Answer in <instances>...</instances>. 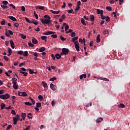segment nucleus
Wrapping results in <instances>:
<instances>
[{
    "mask_svg": "<svg viewBox=\"0 0 130 130\" xmlns=\"http://www.w3.org/2000/svg\"><path fill=\"white\" fill-rule=\"evenodd\" d=\"M78 39V37H76L72 38V42H74V44L75 45V48H76V51H80V47H79V43L77 40Z\"/></svg>",
    "mask_w": 130,
    "mask_h": 130,
    "instance_id": "f257e3e1",
    "label": "nucleus"
},
{
    "mask_svg": "<svg viewBox=\"0 0 130 130\" xmlns=\"http://www.w3.org/2000/svg\"><path fill=\"white\" fill-rule=\"evenodd\" d=\"M11 81H12V84H13V88H14V89H18V85L17 84V78H13L11 79Z\"/></svg>",
    "mask_w": 130,
    "mask_h": 130,
    "instance_id": "f03ea898",
    "label": "nucleus"
},
{
    "mask_svg": "<svg viewBox=\"0 0 130 130\" xmlns=\"http://www.w3.org/2000/svg\"><path fill=\"white\" fill-rule=\"evenodd\" d=\"M41 22H42V23L43 24H47V25H49L50 24V23L51 22V20L50 19H45L44 18L43 19H41ZM44 26H45V25H44Z\"/></svg>",
    "mask_w": 130,
    "mask_h": 130,
    "instance_id": "7ed1b4c3",
    "label": "nucleus"
},
{
    "mask_svg": "<svg viewBox=\"0 0 130 130\" xmlns=\"http://www.w3.org/2000/svg\"><path fill=\"white\" fill-rule=\"evenodd\" d=\"M9 98H10V94H9V93L0 95V99L6 100L9 99Z\"/></svg>",
    "mask_w": 130,
    "mask_h": 130,
    "instance_id": "20e7f679",
    "label": "nucleus"
},
{
    "mask_svg": "<svg viewBox=\"0 0 130 130\" xmlns=\"http://www.w3.org/2000/svg\"><path fill=\"white\" fill-rule=\"evenodd\" d=\"M62 52L63 54H64L65 55H66L68 54L69 52H70V51L68 49L62 48Z\"/></svg>",
    "mask_w": 130,
    "mask_h": 130,
    "instance_id": "39448f33",
    "label": "nucleus"
},
{
    "mask_svg": "<svg viewBox=\"0 0 130 130\" xmlns=\"http://www.w3.org/2000/svg\"><path fill=\"white\" fill-rule=\"evenodd\" d=\"M18 95L22 97H26L27 94L25 92H18Z\"/></svg>",
    "mask_w": 130,
    "mask_h": 130,
    "instance_id": "423d86ee",
    "label": "nucleus"
},
{
    "mask_svg": "<svg viewBox=\"0 0 130 130\" xmlns=\"http://www.w3.org/2000/svg\"><path fill=\"white\" fill-rule=\"evenodd\" d=\"M55 34H56V32L49 31H47L46 32H44L43 35L48 36L50 35H54Z\"/></svg>",
    "mask_w": 130,
    "mask_h": 130,
    "instance_id": "0eeeda50",
    "label": "nucleus"
},
{
    "mask_svg": "<svg viewBox=\"0 0 130 130\" xmlns=\"http://www.w3.org/2000/svg\"><path fill=\"white\" fill-rule=\"evenodd\" d=\"M50 89L52 90L53 91H56V86L54 85L53 84L51 83L50 84Z\"/></svg>",
    "mask_w": 130,
    "mask_h": 130,
    "instance_id": "6e6552de",
    "label": "nucleus"
},
{
    "mask_svg": "<svg viewBox=\"0 0 130 130\" xmlns=\"http://www.w3.org/2000/svg\"><path fill=\"white\" fill-rule=\"evenodd\" d=\"M66 15L65 14H62V17L59 19V22L62 23V21L66 19Z\"/></svg>",
    "mask_w": 130,
    "mask_h": 130,
    "instance_id": "1a4fd4ad",
    "label": "nucleus"
},
{
    "mask_svg": "<svg viewBox=\"0 0 130 130\" xmlns=\"http://www.w3.org/2000/svg\"><path fill=\"white\" fill-rule=\"evenodd\" d=\"M103 120H104V118L102 117H99L98 119H96V120H95V122H96V123H101Z\"/></svg>",
    "mask_w": 130,
    "mask_h": 130,
    "instance_id": "9d476101",
    "label": "nucleus"
},
{
    "mask_svg": "<svg viewBox=\"0 0 130 130\" xmlns=\"http://www.w3.org/2000/svg\"><path fill=\"white\" fill-rule=\"evenodd\" d=\"M10 44H11V48L14 49L15 48V44H14V42H13V41L10 40Z\"/></svg>",
    "mask_w": 130,
    "mask_h": 130,
    "instance_id": "9b49d317",
    "label": "nucleus"
},
{
    "mask_svg": "<svg viewBox=\"0 0 130 130\" xmlns=\"http://www.w3.org/2000/svg\"><path fill=\"white\" fill-rule=\"evenodd\" d=\"M19 118V115H16V117H13V121H18Z\"/></svg>",
    "mask_w": 130,
    "mask_h": 130,
    "instance_id": "f8f14e48",
    "label": "nucleus"
},
{
    "mask_svg": "<svg viewBox=\"0 0 130 130\" xmlns=\"http://www.w3.org/2000/svg\"><path fill=\"white\" fill-rule=\"evenodd\" d=\"M9 18L11 20L13 21L14 22H16V21H17V19H16V18H15L12 16H9Z\"/></svg>",
    "mask_w": 130,
    "mask_h": 130,
    "instance_id": "ddd939ff",
    "label": "nucleus"
},
{
    "mask_svg": "<svg viewBox=\"0 0 130 130\" xmlns=\"http://www.w3.org/2000/svg\"><path fill=\"white\" fill-rule=\"evenodd\" d=\"M25 21L26 22H28L29 24H31V22L36 21V20H32V21H29V18L25 17Z\"/></svg>",
    "mask_w": 130,
    "mask_h": 130,
    "instance_id": "4468645a",
    "label": "nucleus"
},
{
    "mask_svg": "<svg viewBox=\"0 0 130 130\" xmlns=\"http://www.w3.org/2000/svg\"><path fill=\"white\" fill-rule=\"evenodd\" d=\"M98 14H100L101 15H103L104 14V11L101 10L100 9H98Z\"/></svg>",
    "mask_w": 130,
    "mask_h": 130,
    "instance_id": "2eb2a0df",
    "label": "nucleus"
},
{
    "mask_svg": "<svg viewBox=\"0 0 130 130\" xmlns=\"http://www.w3.org/2000/svg\"><path fill=\"white\" fill-rule=\"evenodd\" d=\"M32 43L37 44L38 43V41L36 39L34 38L32 39Z\"/></svg>",
    "mask_w": 130,
    "mask_h": 130,
    "instance_id": "dca6fc26",
    "label": "nucleus"
},
{
    "mask_svg": "<svg viewBox=\"0 0 130 130\" xmlns=\"http://www.w3.org/2000/svg\"><path fill=\"white\" fill-rule=\"evenodd\" d=\"M81 23H82L83 26H86L85 20L83 18H81Z\"/></svg>",
    "mask_w": 130,
    "mask_h": 130,
    "instance_id": "f3484780",
    "label": "nucleus"
},
{
    "mask_svg": "<svg viewBox=\"0 0 130 130\" xmlns=\"http://www.w3.org/2000/svg\"><path fill=\"white\" fill-rule=\"evenodd\" d=\"M54 56L56 57V58L57 59H59L60 58H61V55H60L59 53H56Z\"/></svg>",
    "mask_w": 130,
    "mask_h": 130,
    "instance_id": "a211bd4d",
    "label": "nucleus"
},
{
    "mask_svg": "<svg viewBox=\"0 0 130 130\" xmlns=\"http://www.w3.org/2000/svg\"><path fill=\"white\" fill-rule=\"evenodd\" d=\"M50 12H51L53 14H58L60 13V11H54L53 10H50Z\"/></svg>",
    "mask_w": 130,
    "mask_h": 130,
    "instance_id": "6ab92c4d",
    "label": "nucleus"
},
{
    "mask_svg": "<svg viewBox=\"0 0 130 130\" xmlns=\"http://www.w3.org/2000/svg\"><path fill=\"white\" fill-rule=\"evenodd\" d=\"M42 84L44 86V88H48L47 83H46V82H45V81H43L42 82Z\"/></svg>",
    "mask_w": 130,
    "mask_h": 130,
    "instance_id": "aec40b11",
    "label": "nucleus"
},
{
    "mask_svg": "<svg viewBox=\"0 0 130 130\" xmlns=\"http://www.w3.org/2000/svg\"><path fill=\"white\" fill-rule=\"evenodd\" d=\"M100 41V35H98V36L96 37V43H99Z\"/></svg>",
    "mask_w": 130,
    "mask_h": 130,
    "instance_id": "412c9836",
    "label": "nucleus"
},
{
    "mask_svg": "<svg viewBox=\"0 0 130 130\" xmlns=\"http://www.w3.org/2000/svg\"><path fill=\"white\" fill-rule=\"evenodd\" d=\"M39 9L41 10H44V7L41 6H38V7L36 8V9Z\"/></svg>",
    "mask_w": 130,
    "mask_h": 130,
    "instance_id": "4be33fe9",
    "label": "nucleus"
},
{
    "mask_svg": "<svg viewBox=\"0 0 130 130\" xmlns=\"http://www.w3.org/2000/svg\"><path fill=\"white\" fill-rule=\"evenodd\" d=\"M95 20V17L94 15H90V21H91L92 22H94Z\"/></svg>",
    "mask_w": 130,
    "mask_h": 130,
    "instance_id": "5701e85b",
    "label": "nucleus"
},
{
    "mask_svg": "<svg viewBox=\"0 0 130 130\" xmlns=\"http://www.w3.org/2000/svg\"><path fill=\"white\" fill-rule=\"evenodd\" d=\"M20 73L23 74V76L26 77L28 75L27 72H23L22 71H20Z\"/></svg>",
    "mask_w": 130,
    "mask_h": 130,
    "instance_id": "b1692460",
    "label": "nucleus"
},
{
    "mask_svg": "<svg viewBox=\"0 0 130 130\" xmlns=\"http://www.w3.org/2000/svg\"><path fill=\"white\" fill-rule=\"evenodd\" d=\"M80 79L82 80L83 78H86V74H82L81 76H80Z\"/></svg>",
    "mask_w": 130,
    "mask_h": 130,
    "instance_id": "393cba45",
    "label": "nucleus"
},
{
    "mask_svg": "<svg viewBox=\"0 0 130 130\" xmlns=\"http://www.w3.org/2000/svg\"><path fill=\"white\" fill-rule=\"evenodd\" d=\"M0 106L1 107V110H4V109L6 107V104H5L4 103H2L1 104Z\"/></svg>",
    "mask_w": 130,
    "mask_h": 130,
    "instance_id": "a878e982",
    "label": "nucleus"
},
{
    "mask_svg": "<svg viewBox=\"0 0 130 130\" xmlns=\"http://www.w3.org/2000/svg\"><path fill=\"white\" fill-rule=\"evenodd\" d=\"M36 108H40L41 107V103H36Z\"/></svg>",
    "mask_w": 130,
    "mask_h": 130,
    "instance_id": "bb28decb",
    "label": "nucleus"
},
{
    "mask_svg": "<svg viewBox=\"0 0 130 130\" xmlns=\"http://www.w3.org/2000/svg\"><path fill=\"white\" fill-rule=\"evenodd\" d=\"M29 100L31 101L32 104L35 105V100H34L33 99H32L31 97L28 98Z\"/></svg>",
    "mask_w": 130,
    "mask_h": 130,
    "instance_id": "cd10ccee",
    "label": "nucleus"
},
{
    "mask_svg": "<svg viewBox=\"0 0 130 130\" xmlns=\"http://www.w3.org/2000/svg\"><path fill=\"white\" fill-rule=\"evenodd\" d=\"M28 71L29 73V74H30V75H33V74H34V73H35L34 71H33V70L30 69H28Z\"/></svg>",
    "mask_w": 130,
    "mask_h": 130,
    "instance_id": "c85d7f7f",
    "label": "nucleus"
},
{
    "mask_svg": "<svg viewBox=\"0 0 130 130\" xmlns=\"http://www.w3.org/2000/svg\"><path fill=\"white\" fill-rule=\"evenodd\" d=\"M32 104H31V103H29V102H26L25 103H24V105L28 106H31Z\"/></svg>",
    "mask_w": 130,
    "mask_h": 130,
    "instance_id": "c756f323",
    "label": "nucleus"
},
{
    "mask_svg": "<svg viewBox=\"0 0 130 130\" xmlns=\"http://www.w3.org/2000/svg\"><path fill=\"white\" fill-rule=\"evenodd\" d=\"M45 50V47H41L40 49H39V52H43Z\"/></svg>",
    "mask_w": 130,
    "mask_h": 130,
    "instance_id": "7c9ffc66",
    "label": "nucleus"
},
{
    "mask_svg": "<svg viewBox=\"0 0 130 130\" xmlns=\"http://www.w3.org/2000/svg\"><path fill=\"white\" fill-rule=\"evenodd\" d=\"M17 54L20 55H22L23 54V51H17Z\"/></svg>",
    "mask_w": 130,
    "mask_h": 130,
    "instance_id": "2f4dec72",
    "label": "nucleus"
},
{
    "mask_svg": "<svg viewBox=\"0 0 130 130\" xmlns=\"http://www.w3.org/2000/svg\"><path fill=\"white\" fill-rule=\"evenodd\" d=\"M118 108H124L125 105L123 104H120L119 105H118Z\"/></svg>",
    "mask_w": 130,
    "mask_h": 130,
    "instance_id": "473e14b6",
    "label": "nucleus"
},
{
    "mask_svg": "<svg viewBox=\"0 0 130 130\" xmlns=\"http://www.w3.org/2000/svg\"><path fill=\"white\" fill-rule=\"evenodd\" d=\"M22 118H23V120L25 119V117H26V113H22Z\"/></svg>",
    "mask_w": 130,
    "mask_h": 130,
    "instance_id": "72a5a7b5",
    "label": "nucleus"
},
{
    "mask_svg": "<svg viewBox=\"0 0 130 130\" xmlns=\"http://www.w3.org/2000/svg\"><path fill=\"white\" fill-rule=\"evenodd\" d=\"M44 18H45V19H49V20H50L51 18L50 16H49L48 15H45L44 16Z\"/></svg>",
    "mask_w": 130,
    "mask_h": 130,
    "instance_id": "f704fd0d",
    "label": "nucleus"
},
{
    "mask_svg": "<svg viewBox=\"0 0 130 130\" xmlns=\"http://www.w3.org/2000/svg\"><path fill=\"white\" fill-rule=\"evenodd\" d=\"M41 39H42V40H45V42H46V39H47V37L46 36H42V37H41Z\"/></svg>",
    "mask_w": 130,
    "mask_h": 130,
    "instance_id": "c9c22d12",
    "label": "nucleus"
},
{
    "mask_svg": "<svg viewBox=\"0 0 130 130\" xmlns=\"http://www.w3.org/2000/svg\"><path fill=\"white\" fill-rule=\"evenodd\" d=\"M60 40H62V41H66V38H64L62 36H60Z\"/></svg>",
    "mask_w": 130,
    "mask_h": 130,
    "instance_id": "e433bc0d",
    "label": "nucleus"
},
{
    "mask_svg": "<svg viewBox=\"0 0 130 130\" xmlns=\"http://www.w3.org/2000/svg\"><path fill=\"white\" fill-rule=\"evenodd\" d=\"M38 100L40 101H42L44 99V98L43 97V96H42V95H38Z\"/></svg>",
    "mask_w": 130,
    "mask_h": 130,
    "instance_id": "4c0bfd02",
    "label": "nucleus"
},
{
    "mask_svg": "<svg viewBox=\"0 0 130 130\" xmlns=\"http://www.w3.org/2000/svg\"><path fill=\"white\" fill-rule=\"evenodd\" d=\"M1 7L3 9H8V7L7 6H4L1 5Z\"/></svg>",
    "mask_w": 130,
    "mask_h": 130,
    "instance_id": "58836bf2",
    "label": "nucleus"
},
{
    "mask_svg": "<svg viewBox=\"0 0 130 130\" xmlns=\"http://www.w3.org/2000/svg\"><path fill=\"white\" fill-rule=\"evenodd\" d=\"M23 56H28V51H25L23 54Z\"/></svg>",
    "mask_w": 130,
    "mask_h": 130,
    "instance_id": "ea45409f",
    "label": "nucleus"
},
{
    "mask_svg": "<svg viewBox=\"0 0 130 130\" xmlns=\"http://www.w3.org/2000/svg\"><path fill=\"white\" fill-rule=\"evenodd\" d=\"M28 47H34V45L32 44L31 42H28Z\"/></svg>",
    "mask_w": 130,
    "mask_h": 130,
    "instance_id": "a19ab883",
    "label": "nucleus"
},
{
    "mask_svg": "<svg viewBox=\"0 0 130 130\" xmlns=\"http://www.w3.org/2000/svg\"><path fill=\"white\" fill-rule=\"evenodd\" d=\"M12 126L11 124H10L8 125V126H7V128H6V130H10L11 129V128H12Z\"/></svg>",
    "mask_w": 130,
    "mask_h": 130,
    "instance_id": "79ce46f5",
    "label": "nucleus"
},
{
    "mask_svg": "<svg viewBox=\"0 0 130 130\" xmlns=\"http://www.w3.org/2000/svg\"><path fill=\"white\" fill-rule=\"evenodd\" d=\"M73 31L72 29H69V31H67V30L65 31L66 34H68L69 33H71Z\"/></svg>",
    "mask_w": 130,
    "mask_h": 130,
    "instance_id": "37998d69",
    "label": "nucleus"
},
{
    "mask_svg": "<svg viewBox=\"0 0 130 130\" xmlns=\"http://www.w3.org/2000/svg\"><path fill=\"white\" fill-rule=\"evenodd\" d=\"M32 53H34L33 54V55L35 56V57H38V53H34V52H30V54H32Z\"/></svg>",
    "mask_w": 130,
    "mask_h": 130,
    "instance_id": "c03bdc74",
    "label": "nucleus"
},
{
    "mask_svg": "<svg viewBox=\"0 0 130 130\" xmlns=\"http://www.w3.org/2000/svg\"><path fill=\"white\" fill-rule=\"evenodd\" d=\"M4 59H5V61H9V57L6 56H4Z\"/></svg>",
    "mask_w": 130,
    "mask_h": 130,
    "instance_id": "a18cd8bd",
    "label": "nucleus"
},
{
    "mask_svg": "<svg viewBox=\"0 0 130 130\" xmlns=\"http://www.w3.org/2000/svg\"><path fill=\"white\" fill-rule=\"evenodd\" d=\"M2 4H4L5 5H7L8 4V2H7V1H4L2 2Z\"/></svg>",
    "mask_w": 130,
    "mask_h": 130,
    "instance_id": "49530a36",
    "label": "nucleus"
},
{
    "mask_svg": "<svg viewBox=\"0 0 130 130\" xmlns=\"http://www.w3.org/2000/svg\"><path fill=\"white\" fill-rule=\"evenodd\" d=\"M106 10L110 12L112 10L110 6H107Z\"/></svg>",
    "mask_w": 130,
    "mask_h": 130,
    "instance_id": "de8ad7c7",
    "label": "nucleus"
},
{
    "mask_svg": "<svg viewBox=\"0 0 130 130\" xmlns=\"http://www.w3.org/2000/svg\"><path fill=\"white\" fill-rule=\"evenodd\" d=\"M80 5L81 2L80 1H78V2H77V3H76V7H80Z\"/></svg>",
    "mask_w": 130,
    "mask_h": 130,
    "instance_id": "09e8293b",
    "label": "nucleus"
},
{
    "mask_svg": "<svg viewBox=\"0 0 130 130\" xmlns=\"http://www.w3.org/2000/svg\"><path fill=\"white\" fill-rule=\"evenodd\" d=\"M71 37H76V33H75V32H72L71 34Z\"/></svg>",
    "mask_w": 130,
    "mask_h": 130,
    "instance_id": "8fccbe9b",
    "label": "nucleus"
},
{
    "mask_svg": "<svg viewBox=\"0 0 130 130\" xmlns=\"http://www.w3.org/2000/svg\"><path fill=\"white\" fill-rule=\"evenodd\" d=\"M31 24H34V25H38V23L37 21V20H36L35 21H31Z\"/></svg>",
    "mask_w": 130,
    "mask_h": 130,
    "instance_id": "3c124183",
    "label": "nucleus"
},
{
    "mask_svg": "<svg viewBox=\"0 0 130 130\" xmlns=\"http://www.w3.org/2000/svg\"><path fill=\"white\" fill-rule=\"evenodd\" d=\"M28 117L29 119H31L32 118V114L31 113H28Z\"/></svg>",
    "mask_w": 130,
    "mask_h": 130,
    "instance_id": "603ef678",
    "label": "nucleus"
},
{
    "mask_svg": "<svg viewBox=\"0 0 130 130\" xmlns=\"http://www.w3.org/2000/svg\"><path fill=\"white\" fill-rule=\"evenodd\" d=\"M34 16H35V17H36V19H38V14H37V13H36L35 11H34Z\"/></svg>",
    "mask_w": 130,
    "mask_h": 130,
    "instance_id": "864d4df0",
    "label": "nucleus"
},
{
    "mask_svg": "<svg viewBox=\"0 0 130 130\" xmlns=\"http://www.w3.org/2000/svg\"><path fill=\"white\" fill-rule=\"evenodd\" d=\"M56 80V77H53L52 78L50 79V81H54Z\"/></svg>",
    "mask_w": 130,
    "mask_h": 130,
    "instance_id": "5fc2aeb1",
    "label": "nucleus"
},
{
    "mask_svg": "<svg viewBox=\"0 0 130 130\" xmlns=\"http://www.w3.org/2000/svg\"><path fill=\"white\" fill-rule=\"evenodd\" d=\"M68 13L71 14L72 12H73V9H71L67 11Z\"/></svg>",
    "mask_w": 130,
    "mask_h": 130,
    "instance_id": "6e6d98bb",
    "label": "nucleus"
},
{
    "mask_svg": "<svg viewBox=\"0 0 130 130\" xmlns=\"http://www.w3.org/2000/svg\"><path fill=\"white\" fill-rule=\"evenodd\" d=\"M51 37L52 38L56 39V38H57V35H51Z\"/></svg>",
    "mask_w": 130,
    "mask_h": 130,
    "instance_id": "4d7b16f0",
    "label": "nucleus"
},
{
    "mask_svg": "<svg viewBox=\"0 0 130 130\" xmlns=\"http://www.w3.org/2000/svg\"><path fill=\"white\" fill-rule=\"evenodd\" d=\"M21 10H22V12L25 11V8H24V6H22L21 7Z\"/></svg>",
    "mask_w": 130,
    "mask_h": 130,
    "instance_id": "13d9d810",
    "label": "nucleus"
},
{
    "mask_svg": "<svg viewBox=\"0 0 130 130\" xmlns=\"http://www.w3.org/2000/svg\"><path fill=\"white\" fill-rule=\"evenodd\" d=\"M80 10V6H76V9H75V11H78Z\"/></svg>",
    "mask_w": 130,
    "mask_h": 130,
    "instance_id": "bf43d9fd",
    "label": "nucleus"
},
{
    "mask_svg": "<svg viewBox=\"0 0 130 130\" xmlns=\"http://www.w3.org/2000/svg\"><path fill=\"white\" fill-rule=\"evenodd\" d=\"M21 38L23 39V40H25L26 36L22 34L21 35Z\"/></svg>",
    "mask_w": 130,
    "mask_h": 130,
    "instance_id": "052dcab7",
    "label": "nucleus"
},
{
    "mask_svg": "<svg viewBox=\"0 0 130 130\" xmlns=\"http://www.w3.org/2000/svg\"><path fill=\"white\" fill-rule=\"evenodd\" d=\"M62 4H63V5L61 6L62 8V9L66 8V3H65V2H62Z\"/></svg>",
    "mask_w": 130,
    "mask_h": 130,
    "instance_id": "680f3d73",
    "label": "nucleus"
},
{
    "mask_svg": "<svg viewBox=\"0 0 130 130\" xmlns=\"http://www.w3.org/2000/svg\"><path fill=\"white\" fill-rule=\"evenodd\" d=\"M104 35H109V31H108V30H104Z\"/></svg>",
    "mask_w": 130,
    "mask_h": 130,
    "instance_id": "e2e57ef3",
    "label": "nucleus"
},
{
    "mask_svg": "<svg viewBox=\"0 0 130 130\" xmlns=\"http://www.w3.org/2000/svg\"><path fill=\"white\" fill-rule=\"evenodd\" d=\"M8 34L11 35V36L13 35V32H12V30H8Z\"/></svg>",
    "mask_w": 130,
    "mask_h": 130,
    "instance_id": "0e129e2a",
    "label": "nucleus"
},
{
    "mask_svg": "<svg viewBox=\"0 0 130 130\" xmlns=\"http://www.w3.org/2000/svg\"><path fill=\"white\" fill-rule=\"evenodd\" d=\"M91 106H92V103H90L88 105H86L85 107H91Z\"/></svg>",
    "mask_w": 130,
    "mask_h": 130,
    "instance_id": "69168bd1",
    "label": "nucleus"
},
{
    "mask_svg": "<svg viewBox=\"0 0 130 130\" xmlns=\"http://www.w3.org/2000/svg\"><path fill=\"white\" fill-rule=\"evenodd\" d=\"M8 53L12 54V49H11L10 48H8Z\"/></svg>",
    "mask_w": 130,
    "mask_h": 130,
    "instance_id": "338daca9",
    "label": "nucleus"
},
{
    "mask_svg": "<svg viewBox=\"0 0 130 130\" xmlns=\"http://www.w3.org/2000/svg\"><path fill=\"white\" fill-rule=\"evenodd\" d=\"M29 128H30V126H28L25 128L23 129V130H29Z\"/></svg>",
    "mask_w": 130,
    "mask_h": 130,
    "instance_id": "774afa93",
    "label": "nucleus"
}]
</instances>
